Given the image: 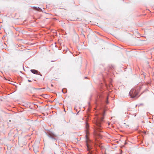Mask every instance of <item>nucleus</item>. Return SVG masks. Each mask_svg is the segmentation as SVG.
Returning a JSON list of instances; mask_svg holds the SVG:
<instances>
[{
    "instance_id": "8",
    "label": "nucleus",
    "mask_w": 154,
    "mask_h": 154,
    "mask_svg": "<svg viewBox=\"0 0 154 154\" xmlns=\"http://www.w3.org/2000/svg\"><path fill=\"white\" fill-rule=\"evenodd\" d=\"M51 86H53V85L52 84V85H51Z\"/></svg>"
},
{
    "instance_id": "5",
    "label": "nucleus",
    "mask_w": 154,
    "mask_h": 154,
    "mask_svg": "<svg viewBox=\"0 0 154 154\" xmlns=\"http://www.w3.org/2000/svg\"><path fill=\"white\" fill-rule=\"evenodd\" d=\"M31 71L32 73L35 74H37L38 72L37 70L35 69H32Z\"/></svg>"
},
{
    "instance_id": "1",
    "label": "nucleus",
    "mask_w": 154,
    "mask_h": 154,
    "mask_svg": "<svg viewBox=\"0 0 154 154\" xmlns=\"http://www.w3.org/2000/svg\"><path fill=\"white\" fill-rule=\"evenodd\" d=\"M89 127V125L88 124V123L86 122V139H87V140L86 141V145L87 146V148H88L87 149L88 150H89L91 149V148H90L89 147V145L88 143V138H87L88 135L89 134V132H88V129Z\"/></svg>"
},
{
    "instance_id": "3",
    "label": "nucleus",
    "mask_w": 154,
    "mask_h": 154,
    "mask_svg": "<svg viewBox=\"0 0 154 154\" xmlns=\"http://www.w3.org/2000/svg\"><path fill=\"white\" fill-rule=\"evenodd\" d=\"M103 120V118H102L101 119V120H97L96 123V125L97 126V130H98L99 131H101L100 130L101 129L100 128L101 127L100 122L101 121H102Z\"/></svg>"
},
{
    "instance_id": "2",
    "label": "nucleus",
    "mask_w": 154,
    "mask_h": 154,
    "mask_svg": "<svg viewBox=\"0 0 154 154\" xmlns=\"http://www.w3.org/2000/svg\"><path fill=\"white\" fill-rule=\"evenodd\" d=\"M129 94L131 98H134L137 97L138 93L134 89H132L130 91Z\"/></svg>"
},
{
    "instance_id": "6",
    "label": "nucleus",
    "mask_w": 154,
    "mask_h": 154,
    "mask_svg": "<svg viewBox=\"0 0 154 154\" xmlns=\"http://www.w3.org/2000/svg\"><path fill=\"white\" fill-rule=\"evenodd\" d=\"M34 9H35L36 10H37L38 11H39L40 9L39 8H36L35 7H34Z\"/></svg>"
},
{
    "instance_id": "4",
    "label": "nucleus",
    "mask_w": 154,
    "mask_h": 154,
    "mask_svg": "<svg viewBox=\"0 0 154 154\" xmlns=\"http://www.w3.org/2000/svg\"><path fill=\"white\" fill-rule=\"evenodd\" d=\"M48 134L49 136L51 137H54L57 136V135L56 134L51 132H49Z\"/></svg>"
},
{
    "instance_id": "7",
    "label": "nucleus",
    "mask_w": 154,
    "mask_h": 154,
    "mask_svg": "<svg viewBox=\"0 0 154 154\" xmlns=\"http://www.w3.org/2000/svg\"><path fill=\"white\" fill-rule=\"evenodd\" d=\"M28 82H31V81L30 80H28Z\"/></svg>"
}]
</instances>
